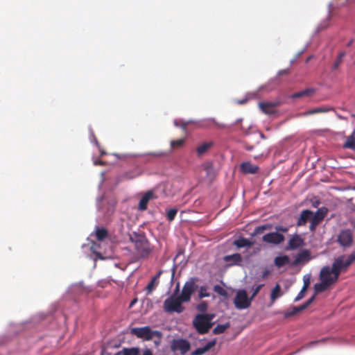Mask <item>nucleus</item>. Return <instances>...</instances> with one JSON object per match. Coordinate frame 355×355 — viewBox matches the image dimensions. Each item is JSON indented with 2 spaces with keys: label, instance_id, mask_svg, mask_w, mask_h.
Instances as JSON below:
<instances>
[{
  "label": "nucleus",
  "instance_id": "f257e3e1",
  "mask_svg": "<svg viewBox=\"0 0 355 355\" xmlns=\"http://www.w3.org/2000/svg\"><path fill=\"white\" fill-rule=\"evenodd\" d=\"M105 173L104 171L100 174L101 180L98 185V190L100 193L96 198V207L105 222L108 223L114 214L117 202L112 193L103 191V182L106 180Z\"/></svg>",
  "mask_w": 355,
  "mask_h": 355
},
{
  "label": "nucleus",
  "instance_id": "f03ea898",
  "mask_svg": "<svg viewBox=\"0 0 355 355\" xmlns=\"http://www.w3.org/2000/svg\"><path fill=\"white\" fill-rule=\"evenodd\" d=\"M183 299V293L180 292V282H178L173 293L164 302V310L167 313H182L184 309L182 304L187 303Z\"/></svg>",
  "mask_w": 355,
  "mask_h": 355
},
{
  "label": "nucleus",
  "instance_id": "7ed1b4c3",
  "mask_svg": "<svg viewBox=\"0 0 355 355\" xmlns=\"http://www.w3.org/2000/svg\"><path fill=\"white\" fill-rule=\"evenodd\" d=\"M184 139H179L177 140H171V148L168 151L159 150L157 152H148V153H146L144 154H129V153L119 154V153H115L114 155L119 159H125V158L130 157H145L146 159H145L144 162L146 163H149V162H153V158L169 156L172 153L173 149H175L177 148H181L184 145Z\"/></svg>",
  "mask_w": 355,
  "mask_h": 355
},
{
  "label": "nucleus",
  "instance_id": "20e7f679",
  "mask_svg": "<svg viewBox=\"0 0 355 355\" xmlns=\"http://www.w3.org/2000/svg\"><path fill=\"white\" fill-rule=\"evenodd\" d=\"M65 308H67V305L64 304V300L53 305V311H51L47 313H40L37 315L33 316L30 320H26L21 323H10V331L13 334H17L20 331H21L26 325L29 323H33V324L39 322L41 320H44L48 315H52L54 312L61 309L62 311Z\"/></svg>",
  "mask_w": 355,
  "mask_h": 355
},
{
  "label": "nucleus",
  "instance_id": "39448f33",
  "mask_svg": "<svg viewBox=\"0 0 355 355\" xmlns=\"http://www.w3.org/2000/svg\"><path fill=\"white\" fill-rule=\"evenodd\" d=\"M129 240L134 243L137 252L141 258H146L151 253L153 248L146 234L140 230L133 231L128 234Z\"/></svg>",
  "mask_w": 355,
  "mask_h": 355
},
{
  "label": "nucleus",
  "instance_id": "423d86ee",
  "mask_svg": "<svg viewBox=\"0 0 355 355\" xmlns=\"http://www.w3.org/2000/svg\"><path fill=\"white\" fill-rule=\"evenodd\" d=\"M130 333L144 341L151 340L153 338H159L163 336L161 331L153 330L150 326L132 327L130 329Z\"/></svg>",
  "mask_w": 355,
  "mask_h": 355
},
{
  "label": "nucleus",
  "instance_id": "0eeeda50",
  "mask_svg": "<svg viewBox=\"0 0 355 355\" xmlns=\"http://www.w3.org/2000/svg\"><path fill=\"white\" fill-rule=\"evenodd\" d=\"M216 322H209L202 313H197L192 321L196 332L200 335L208 334Z\"/></svg>",
  "mask_w": 355,
  "mask_h": 355
},
{
  "label": "nucleus",
  "instance_id": "6e6552de",
  "mask_svg": "<svg viewBox=\"0 0 355 355\" xmlns=\"http://www.w3.org/2000/svg\"><path fill=\"white\" fill-rule=\"evenodd\" d=\"M252 300L245 288L239 289L234 299V304L238 310H243L251 306Z\"/></svg>",
  "mask_w": 355,
  "mask_h": 355
},
{
  "label": "nucleus",
  "instance_id": "1a4fd4ad",
  "mask_svg": "<svg viewBox=\"0 0 355 355\" xmlns=\"http://www.w3.org/2000/svg\"><path fill=\"white\" fill-rule=\"evenodd\" d=\"M198 280L199 278L197 277H191L184 283L182 292L184 297L183 300H186V302H190L192 295L198 289V285L197 284Z\"/></svg>",
  "mask_w": 355,
  "mask_h": 355
},
{
  "label": "nucleus",
  "instance_id": "9d476101",
  "mask_svg": "<svg viewBox=\"0 0 355 355\" xmlns=\"http://www.w3.org/2000/svg\"><path fill=\"white\" fill-rule=\"evenodd\" d=\"M329 212V209L327 207H319L317 211L311 216L309 230L311 232L316 230L317 226L324 219Z\"/></svg>",
  "mask_w": 355,
  "mask_h": 355
},
{
  "label": "nucleus",
  "instance_id": "9b49d317",
  "mask_svg": "<svg viewBox=\"0 0 355 355\" xmlns=\"http://www.w3.org/2000/svg\"><path fill=\"white\" fill-rule=\"evenodd\" d=\"M191 347L190 342L186 338H173L171 342V351L173 352L179 351L181 355H185L190 350Z\"/></svg>",
  "mask_w": 355,
  "mask_h": 355
},
{
  "label": "nucleus",
  "instance_id": "f8f14e48",
  "mask_svg": "<svg viewBox=\"0 0 355 355\" xmlns=\"http://www.w3.org/2000/svg\"><path fill=\"white\" fill-rule=\"evenodd\" d=\"M319 279L320 281H325V282L331 285L334 284L338 280L332 267L329 266H325L321 268Z\"/></svg>",
  "mask_w": 355,
  "mask_h": 355
},
{
  "label": "nucleus",
  "instance_id": "ddd939ff",
  "mask_svg": "<svg viewBox=\"0 0 355 355\" xmlns=\"http://www.w3.org/2000/svg\"><path fill=\"white\" fill-rule=\"evenodd\" d=\"M223 261L225 263V268H226L234 266H242L243 263V257L239 252L223 256Z\"/></svg>",
  "mask_w": 355,
  "mask_h": 355
},
{
  "label": "nucleus",
  "instance_id": "4468645a",
  "mask_svg": "<svg viewBox=\"0 0 355 355\" xmlns=\"http://www.w3.org/2000/svg\"><path fill=\"white\" fill-rule=\"evenodd\" d=\"M350 266L345 260V255H340L336 258L332 263V268L338 279L340 273L347 271Z\"/></svg>",
  "mask_w": 355,
  "mask_h": 355
},
{
  "label": "nucleus",
  "instance_id": "2eb2a0df",
  "mask_svg": "<svg viewBox=\"0 0 355 355\" xmlns=\"http://www.w3.org/2000/svg\"><path fill=\"white\" fill-rule=\"evenodd\" d=\"M261 240L268 244L279 245L285 241V236L283 234H279L278 232L272 231L265 234L262 236Z\"/></svg>",
  "mask_w": 355,
  "mask_h": 355
},
{
  "label": "nucleus",
  "instance_id": "dca6fc26",
  "mask_svg": "<svg viewBox=\"0 0 355 355\" xmlns=\"http://www.w3.org/2000/svg\"><path fill=\"white\" fill-rule=\"evenodd\" d=\"M289 236L290 239L285 248L286 250H295L305 245L304 239L297 233L289 235Z\"/></svg>",
  "mask_w": 355,
  "mask_h": 355
},
{
  "label": "nucleus",
  "instance_id": "f3484780",
  "mask_svg": "<svg viewBox=\"0 0 355 355\" xmlns=\"http://www.w3.org/2000/svg\"><path fill=\"white\" fill-rule=\"evenodd\" d=\"M281 105L280 101H263L259 103V107L264 114L267 115H273L277 113L275 107Z\"/></svg>",
  "mask_w": 355,
  "mask_h": 355
},
{
  "label": "nucleus",
  "instance_id": "a211bd4d",
  "mask_svg": "<svg viewBox=\"0 0 355 355\" xmlns=\"http://www.w3.org/2000/svg\"><path fill=\"white\" fill-rule=\"evenodd\" d=\"M314 301L315 297L311 296L303 304H301L300 306H294L292 307V309L291 311H285L284 313V318H288L290 317L297 315L300 312L303 311L304 310L306 309Z\"/></svg>",
  "mask_w": 355,
  "mask_h": 355
},
{
  "label": "nucleus",
  "instance_id": "6ab92c4d",
  "mask_svg": "<svg viewBox=\"0 0 355 355\" xmlns=\"http://www.w3.org/2000/svg\"><path fill=\"white\" fill-rule=\"evenodd\" d=\"M311 259L310 250L308 249H302L296 254L294 260L291 263V266L295 267L302 263L308 262Z\"/></svg>",
  "mask_w": 355,
  "mask_h": 355
},
{
  "label": "nucleus",
  "instance_id": "aec40b11",
  "mask_svg": "<svg viewBox=\"0 0 355 355\" xmlns=\"http://www.w3.org/2000/svg\"><path fill=\"white\" fill-rule=\"evenodd\" d=\"M338 242L340 246L349 247L353 242V236L349 229L342 230L338 236Z\"/></svg>",
  "mask_w": 355,
  "mask_h": 355
},
{
  "label": "nucleus",
  "instance_id": "412c9836",
  "mask_svg": "<svg viewBox=\"0 0 355 355\" xmlns=\"http://www.w3.org/2000/svg\"><path fill=\"white\" fill-rule=\"evenodd\" d=\"M157 198L153 189L148 190L144 193L139 200L138 204V209L139 211H145L148 208V204L150 200Z\"/></svg>",
  "mask_w": 355,
  "mask_h": 355
},
{
  "label": "nucleus",
  "instance_id": "4be33fe9",
  "mask_svg": "<svg viewBox=\"0 0 355 355\" xmlns=\"http://www.w3.org/2000/svg\"><path fill=\"white\" fill-rule=\"evenodd\" d=\"M333 3L331 2L328 4V15L327 17L323 19L316 27L313 35H316L321 32L322 31L327 28L329 26L330 21L331 19V10H332Z\"/></svg>",
  "mask_w": 355,
  "mask_h": 355
},
{
  "label": "nucleus",
  "instance_id": "5701e85b",
  "mask_svg": "<svg viewBox=\"0 0 355 355\" xmlns=\"http://www.w3.org/2000/svg\"><path fill=\"white\" fill-rule=\"evenodd\" d=\"M255 242L250 239L245 238L240 235L233 242L232 245H234L237 249L243 248H250L254 245Z\"/></svg>",
  "mask_w": 355,
  "mask_h": 355
},
{
  "label": "nucleus",
  "instance_id": "b1692460",
  "mask_svg": "<svg viewBox=\"0 0 355 355\" xmlns=\"http://www.w3.org/2000/svg\"><path fill=\"white\" fill-rule=\"evenodd\" d=\"M195 122H193L192 123L197 124V126L199 128H208L211 126V123H214L216 125H217L219 128H225L227 125L223 123H220L216 121L215 118H207L203 119L201 120L196 121Z\"/></svg>",
  "mask_w": 355,
  "mask_h": 355
},
{
  "label": "nucleus",
  "instance_id": "393cba45",
  "mask_svg": "<svg viewBox=\"0 0 355 355\" xmlns=\"http://www.w3.org/2000/svg\"><path fill=\"white\" fill-rule=\"evenodd\" d=\"M313 215V211L310 209H303L297 218L296 225L298 227L305 225L307 222L311 221V216Z\"/></svg>",
  "mask_w": 355,
  "mask_h": 355
},
{
  "label": "nucleus",
  "instance_id": "a878e982",
  "mask_svg": "<svg viewBox=\"0 0 355 355\" xmlns=\"http://www.w3.org/2000/svg\"><path fill=\"white\" fill-rule=\"evenodd\" d=\"M333 110V107H318L313 109H311L309 110H307L306 112H300L296 116L297 117H305L309 115L318 114V113H324L328 112Z\"/></svg>",
  "mask_w": 355,
  "mask_h": 355
},
{
  "label": "nucleus",
  "instance_id": "bb28decb",
  "mask_svg": "<svg viewBox=\"0 0 355 355\" xmlns=\"http://www.w3.org/2000/svg\"><path fill=\"white\" fill-rule=\"evenodd\" d=\"M259 168L257 165L251 164L250 162H243L240 165V171L244 174H256Z\"/></svg>",
  "mask_w": 355,
  "mask_h": 355
},
{
  "label": "nucleus",
  "instance_id": "cd10ccee",
  "mask_svg": "<svg viewBox=\"0 0 355 355\" xmlns=\"http://www.w3.org/2000/svg\"><path fill=\"white\" fill-rule=\"evenodd\" d=\"M291 262L290 257L286 254H280L274 259V264L278 268H281L286 265L291 266Z\"/></svg>",
  "mask_w": 355,
  "mask_h": 355
},
{
  "label": "nucleus",
  "instance_id": "c85d7f7f",
  "mask_svg": "<svg viewBox=\"0 0 355 355\" xmlns=\"http://www.w3.org/2000/svg\"><path fill=\"white\" fill-rule=\"evenodd\" d=\"M87 287H85L83 284V281H80L78 283L72 284L67 290V293L73 294L74 295H78L82 294L84 291L87 290Z\"/></svg>",
  "mask_w": 355,
  "mask_h": 355
},
{
  "label": "nucleus",
  "instance_id": "c756f323",
  "mask_svg": "<svg viewBox=\"0 0 355 355\" xmlns=\"http://www.w3.org/2000/svg\"><path fill=\"white\" fill-rule=\"evenodd\" d=\"M331 286L332 285L325 282V281H320V282L315 283L313 286L314 293L311 296H314L315 299L318 293L327 291Z\"/></svg>",
  "mask_w": 355,
  "mask_h": 355
},
{
  "label": "nucleus",
  "instance_id": "7c9ffc66",
  "mask_svg": "<svg viewBox=\"0 0 355 355\" xmlns=\"http://www.w3.org/2000/svg\"><path fill=\"white\" fill-rule=\"evenodd\" d=\"M282 295V288L279 284H277L271 291L270 293V302L268 304V307H270Z\"/></svg>",
  "mask_w": 355,
  "mask_h": 355
},
{
  "label": "nucleus",
  "instance_id": "2f4dec72",
  "mask_svg": "<svg viewBox=\"0 0 355 355\" xmlns=\"http://www.w3.org/2000/svg\"><path fill=\"white\" fill-rule=\"evenodd\" d=\"M273 228L272 223H265L257 226L254 228V231L250 234L251 237L257 236L259 234H263L265 231L270 230Z\"/></svg>",
  "mask_w": 355,
  "mask_h": 355
},
{
  "label": "nucleus",
  "instance_id": "473e14b6",
  "mask_svg": "<svg viewBox=\"0 0 355 355\" xmlns=\"http://www.w3.org/2000/svg\"><path fill=\"white\" fill-rule=\"evenodd\" d=\"M269 86L268 85H261L257 90L256 91H253V92H248L246 94V97L248 100H250V99H254V98H257L259 97V92H263V90H266L267 92H270L272 89L270 88H268Z\"/></svg>",
  "mask_w": 355,
  "mask_h": 355
},
{
  "label": "nucleus",
  "instance_id": "72a5a7b5",
  "mask_svg": "<svg viewBox=\"0 0 355 355\" xmlns=\"http://www.w3.org/2000/svg\"><path fill=\"white\" fill-rule=\"evenodd\" d=\"M315 92V89L313 88H307L304 90L300 91L298 92H295L291 95H290L288 97L290 98H302L304 96H309L314 94Z\"/></svg>",
  "mask_w": 355,
  "mask_h": 355
},
{
  "label": "nucleus",
  "instance_id": "f704fd0d",
  "mask_svg": "<svg viewBox=\"0 0 355 355\" xmlns=\"http://www.w3.org/2000/svg\"><path fill=\"white\" fill-rule=\"evenodd\" d=\"M99 248V245L93 242L89 246L90 251L94 254V257H93V260L96 261L98 259L99 260H105L107 257L103 256V254L98 251V248Z\"/></svg>",
  "mask_w": 355,
  "mask_h": 355
},
{
  "label": "nucleus",
  "instance_id": "c9c22d12",
  "mask_svg": "<svg viewBox=\"0 0 355 355\" xmlns=\"http://www.w3.org/2000/svg\"><path fill=\"white\" fill-rule=\"evenodd\" d=\"M119 352L121 355H140L141 349L139 347H123Z\"/></svg>",
  "mask_w": 355,
  "mask_h": 355
},
{
  "label": "nucleus",
  "instance_id": "e433bc0d",
  "mask_svg": "<svg viewBox=\"0 0 355 355\" xmlns=\"http://www.w3.org/2000/svg\"><path fill=\"white\" fill-rule=\"evenodd\" d=\"M95 234L96 239L102 241L108 236L109 233L106 228L103 227H96Z\"/></svg>",
  "mask_w": 355,
  "mask_h": 355
},
{
  "label": "nucleus",
  "instance_id": "4c0bfd02",
  "mask_svg": "<svg viewBox=\"0 0 355 355\" xmlns=\"http://www.w3.org/2000/svg\"><path fill=\"white\" fill-rule=\"evenodd\" d=\"M325 340H326L325 338H322L321 340H316L311 341V342L306 343V345H304L301 349H299L297 351L292 352L288 355H295V354L300 353L302 349H308L312 348L313 347H314L315 345H316L317 344H318L320 343H324Z\"/></svg>",
  "mask_w": 355,
  "mask_h": 355
},
{
  "label": "nucleus",
  "instance_id": "58836bf2",
  "mask_svg": "<svg viewBox=\"0 0 355 355\" xmlns=\"http://www.w3.org/2000/svg\"><path fill=\"white\" fill-rule=\"evenodd\" d=\"M89 141L92 144H94L96 147H98V148L100 150V155L103 156L104 155H106V152L104 150H102L100 148L99 143H98L96 137H95V135H94L91 127L89 128Z\"/></svg>",
  "mask_w": 355,
  "mask_h": 355
},
{
  "label": "nucleus",
  "instance_id": "ea45409f",
  "mask_svg": "<svg viewBox=\"0 0 355 355\" xmlns=\"http://www.w3.org/2000/svg\"><path fill=\"white\" fill-rule=\"evenodd\" d=\"M230 327V322H227L224 324H218L212 331V333L215 335L221 334L224 333Z\"/></svg>",
  "mask_w": 355,
  "mask_h": 355
},
{
  "label": "nucleus",
  "instance_id": "a19ab883",
  "mask_svg": "<svg viewBox=\"0 0 355 355\" xmlns=\"http://www.w3.org/2000/svg\"><path fill=\"white\" fill-rule=\"evenodd\" d=\"M343 148L355 151V136L353 135V132L347 137L346 141L343 144Z\"/></svg>",
  "mask_w": 355,
  "mask_h": 355
},
{
  "label": "nucleus",
  "instance_id": "79ce46f5",
  "mask_svg": "<svg viewBox=\"0 0 355 355\" xmlns=\"http://www.w3.org/2000/svg\"><path fill=\"white\" fill-rule=\"evenodd\" d=\"M195 122L194 120L184 121L183 119H175L173 124L175 127L181 128L183 130H186L187 125Z\"/></svg>",
  "mask_w": 355,
  "mask_h": 355
},
{
  "label": "nucleus",
  "instance_id": "37998d69",
  "mask_svg": "<svg viewBox=\"0 0 355 355\" xmlns=\"http://www.w3.org/2000/svg\"><path fill=\"white\" fill-rule=\"evenodd\" d=\"M159 284V280L155 279V278L152 277L146 286V295L150 294L157 287Z\"/></svg>",
  "mask_w": 355,
  "mask_h": 355
},
{
  "label": "nucleus",
  "instance_id": "c03bdc74",
  "mask_svg": "<svg viewBox=\"0 0 355 355\" xmlns=\"http://www.w3.org/2000/svg\"><path fill=\"white\" fill-rule=\"evenodd\" d=\"M141 174V171L139 168H134L125 173V178L129 180H132L139 177Z\"/></svg>",
  "mask_w": 355,
  "mask_h": 355
},
{
  "label": "nucleus",
  "instance_id": "a18cd8bd",
  "mask_svg": "<svg viewBox=\"0 0 355 355\" xmlns=\"http://www.w3.org/2000/svg\"><path fill=\"white\" fill-rule=\"evenodd\" d=\"M198 297L199 299H203L205 297H209L210 296V293L207 291V287L206 285L198 286Z\"/></svg>",
  "mask_w": 355,
  "mask_h": 355
},
{
  "label": "nucleus",
  "instance_id": "49530a36",
  "mask_svg": "<svg viewBox=\"0 0 355 355\" xmlns=\"http://www.w3.org/2000/svg\"><path fill=\"white\" fill-rule=\"evenodd\" d=\"M212 144H213L211 142H205L202 144L200 145L196 149L198 155H202L204 153H205L208 150V149L212 146Z\"/></svg>",
  "mask_w": 355,
  "mask_h": 355
},
{
  "label": "nucleus",
  "instance_id": "de8ad7c7",
  "mask_svg": "<svg viewBox=\"0 0 355 355\" xmlns=\"http://www.w3.org/2000/svg\"><path fill=\"white\" fill-rule=\"evenodd\" d=\"M213 290L215 293H216L218 295L224 297H228V293L227 291L223 288L222 286L220 284H215L214 286Z\"/></svg>",
  "mask_w": 355,
  "mask_h": 355
},
{
  "label": "nucleus",
  "instance_id": "09e8293b",
  "mask_svg": "<svg viewBox=\"0 0 355 355\" xmlns=\"http://www.w3.org/2000/svg\"><path fill=\"white\" fill-rule=\"evenodd\" d=\"M345 55H346V53L345 51H342L338 53L336 61L334 62V63L332 65V70H336L339 67V66H340V63L343 62V59Z\"/></svg>",
  "mask_w": 355,
  "mask_h": 355
},
{
  "label": "nucleus",
  "instance_id": "8fccbe9b",
  "mask_svg": "<svg viewBox=\"0 0 355 355\" xmlns=\"http://www.w3.org/2000/svg\"><path fill=\"white\" fill-rule=\"evenodd\" d=\"M178 212V209L175 207L174 208H171V209H169L168 210L166 211V218L167 220L169 221V222H171L173 221L177 214Z\"/></svg>",
  "mask_w": 355,
  "mask_h": 355
},
{
  "label": "nucleus",
  "instance_id": "3c124183",
  "mask_svg": "<svg viewBox=\"0 0 355 355\" xmlns=\"http://www.w3.org/2000/svg\"><path fill=\"white\" fill-rule=\"evenodd\" d=\"M217 343V338H214L211 339V340L208 341L204 346H202L203 347V349L205 350V352L207 353L209 351H210L212 348H214Z\"/></svg>",
  "mask_w": 355,
  "mask_h": 355
},
{
  "label": "nucleus",
  "instance_id": "603ef678",
  "mask_svg": "<svg viewBox=\"0 0 355 355\" xmlns=\"http://www.w3.org/2000/svg\"><path fill=\"white\" fill-rule=\"evenodd\" d=\"M196 309L200 311V313H205L208 309V303L206 301H201L196 306Z\"/></svg>",
  "mask_w": 355,
  "mask_h": 355
},
{
  "label": "nucleus",
  "instance_id": "864d4df0",
  "mask_svg": "<svg viewBox=\"0 0 355 355\" xmlns=\"http://www.w3.org/2000/svg\"><path fill=\"white\" fill-rule=\"evenodd\" d=\"M263 286H264V284H258L257 286H256L255 287H254V286L252 287V293L251 296L250 297V298L252 301L258 295V293H259L260 290L263 288Z\"/></svg>",
  "mask_w": 355,
  "mask_h": 355
},
{
  "label": "nucleus",
  "instance_id": "5fc2aeb1",
  "mask_svg": "<svg viewBox=\"0 0 355 355\" xmlns=\"http://www.w3.org/2000/svg\"><path fill=\"white\" fill-rule=\"evenodd\" d=\"M275 230L273 232H278L279 234L286 233L289 230V227L288 226H284L281 225H277L274 227Z\"/></svg>",
  "mask_w": 355,
  "mask_h": 355
},
{
  "label": "nucleus",
  "instance_id": "6e6d98bb",
  "mask_svg": "<svg viewBox=\"0 0 355 355\" xmlns=\"http://www.w3.org/2000/svg\"><path fill=\"white\" fill-rule=\"evenodd\" d=\"M306 289L307 288H306L304 287L302 288L301 291L299 292L297 295L295 297L294 302H299L304 297Z\"/></svg>",
  "mask_w": 355,
  "mask_h": 355
},
{
  "label": "nucleus",
  "instance_id": "4d7b16f0",
  "mask_svg": "<svg viewBox=\"0 0 355 355\" xmlns=\"http://www.w3.org/2000/svg\"><path fill=\"white\" fill-rule=\"evenodd\" d=\"M345 260L347 261L349 266H351L355 261V250L349 255L345 256Z\"/></svg>",
  "mask_w": 355,
  "mask_h": 355
},
{
  "label": "nucleus",
  "instance_id": "13d9d810",
  "mask_svg": "<svg viewBox=\"0 0 355 355\" xmlns=\"http://www.w3.org/2000/svg\"><path fill=\"white\" fill-rule=\"evenodd\" d=\"M311 274H306L303 277L304 285L302 287L307 288L311 284Z\"/></svg>",
  "mask_w": 355,
  "mask_h": 355
},
{
  "label": "nucleus",
  "instance_id": "bf43d9fd",
  "mask_svg": "<svg viewBox=\"0 0 355 355\" xmlns=\"http://www.w3.org/2000/svg\"><path fill=\"white\" fill-rule=\"evenodd\" d=\"M205 350L202 347H200L196 348L195 350L192 351L190 355H203L205 354Z\"/></svg>",
  "mask_w": 355,
  "mask_h": 355
},
{
  "label": "nucleus",
  "instance_id": "052dcab7",
  "mask_svg": "<svg viewBox=\"0 0 355 355\" xmlns=\"http://www.w3.org/2000/svg\"><path fill=\"white\" fill-rule=\"evenodd\" d=\"M202 314L207 319V320L209 322H214L213 320L216 317V314L215 313L206 312L205 313H202Z\"/></svg>",
  "mask_w": 355,
  "mask_h": 355
},
{
  "label": "nucleus",
  "instance_id": "680f3d73",
  "mask_svg": "<svg viewBox=\"0 0 355 355\" xmlns=\"http://www.w3.org/2000/svg\"><path fill=\"white\" fill-rule=\"evenodd\" d=\"M310 44V42H309L304 47V49L302 50H301L300 51H298L295 58L297 60L304 52L306 50V49L308 48V46H309Z\"/></svg>",
  "mask_w": 355,
  "mask_h": 355
},
{
  "label": "nucleus",
  "instance_id": "e2e57ef3",
  "mask_svg": "<svg viewBox=\"0 0 355 355\" xmlns=\"http://www.w3.org/2000/svg\"><path fill=\"white\" fill-rule=\"evenodd\" d=\"M311 205L314 208H317L321 203L320 200L318 199H311Z\"/></svg>",
  "mask_w": 355,
  "mask_h": 355
},
{
  "label": "nucleus",
  "instance_id": "0e129e2a",
  "mask_svg": "<svg viewBox=\"0 0 355 355\" xmlns=\"http://www.w3.org/2000/svg\"><path fill=\"white\" fill-rule=\"evenodd\" d=\"M93 164L95 166H97V165H104L105 164V162H103L101 159L99 158H94L93 157Z\"/></svg>",
  "mask_w": 355,
  "mask_h": 355
},
{
  "label": "nucleus",
  "instance_id": "69168bd1",
  "mask_svg": "<svg viewBox=\"0 0 355 355\" xmlns=\"http://www.w3.org/2000/svg\"><path fill=\"white\" fill-rule=\"evenodd\" d=\"M175 270H176V266L175 264H173V268L171 269L172 274H171V281H170L171 286H172V284H173Z\"/></svg>",
  "mask_w": 355,
  "mask_h": 355
},
{
  "label": "nucleus",
  "instance_id": "338daca9",
  "mask_svg": "<svg viewBox=\"0 0 355 355\" xmlns=\"http://www.w3.org/2000/svg\"><path fill=\"white\" fill-rule=\"evenodd\" d=\"M289 72V69H282V70H279L277 73V76H283V75H286L288 74Z\"/></svg>",
  "mask_w": 355,
  "mask_h": 355
},
{
  "label": "nucleus",
  "instance_id": "774afa93",
  "mask_svg": "<svg viewBox=\"0 0 355 355\" xmlns=\"http://www.w3.org/2000/svg\"><path fill=\"white\" fill-rule=\"evenodd\" d=\"M141 355H154V354H153V352L152 349H149V348H146V349L143 351V352H142Z\"/></svg>",
  "mask_w": 355,
  "mask_h": 355
}]
</instances>
